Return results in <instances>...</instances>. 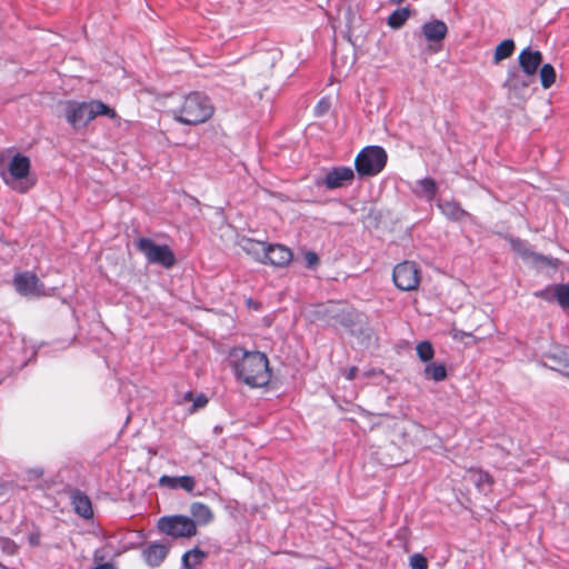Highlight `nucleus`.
Segmentation results:
<instances>
[{
    "label": "nucleus",
    "instance_id": "obj_1",
    "mask_svg": "<svg viewBox=\"0 0 569 569\" xmlns=\"http://www.w3.org/2000/svg\"><path fill=\"white\" fill-rule=\"evenodd\" d=\"M229 362L236 378L251 388L264 387L271 379L266 353L234 347L229 352Z\"/></svg>",
    "mask_w": 569,
    "mask_h": 569
},
{
    "label": "nucleus",
    "instance_id": "obj_2",
    "mask_svg": "<svg viewBox=\"0 0 569 569\" xmlns=\"http://www.w3.org/2000/svg\"><path fill=\"white\" fill-rule=\"evenodd\" d=\"M64 114L68 123L74 129L86 128L90 121L98 116H106L112 120L120 121V117L114 109L102 102L101 100L89 101H67L64 106Z\"/></svg>",
    "mask_w": 569,
    "mask_h": 569
},
{
    "label": "nucleus",
    "instance_id": "obj_3",
    "mask_svg": "<svg viewBox=\"0 0 569 569\" xmlns=\"http://www.w3.org/2000/svg\"><path fill=\"white\" fill-rule=\"evenodd\" d=\"M177 121L194 126L203 123L213 114V106L210 99L201 92H191L186 96L181 106L172 110Z\"/></svg>",
    "mask_w": 569,
    "mask_h": 569
},
{
    "label": "nucleus",
    "instance_id": "obj_4",
    "mask_svg": "<svg viewBox=\"0 0 569 569\" xmlns=\"http://www.w3.org/2000/svg\"><path fill=\"white\" fill-rule=\"evenodd\" d=\"M388 154L380 146L362 148L355 159V169L359 177H373L386 167Z\"/></svg>",
    "mask_w": 569,
    "mask_h": 569
},
{
    "label": "nucleus",
    "instance_id": "obj_5",
    "mask_svg": "<svg viewBox=\"0 0 569 569\" xmlns=\"http://www.w3.org/2000/svg\"><path fill=\"white\" fill-rule=\"evenodd\" d=\"M137 249L144 254L147 262L170 269L176 263L173 251L168 244H158L150 238H140L136 242Z\"/></svg>",
    "mask_w": 569,
    "mask_h": 569
},
{
    "label": "nucleus",
    "instance_id": "obj_6",
    "mask_svg": "<svg viewBox=\"0 0 569 569\" xmlns=\"http://www.w3.org/2000/svg\"><path fill=\"white\" fill-rule=\"evenodd\" d=\"M160 532L177 538H190L197 533L196 521L187 516H164L158 520Z\"/></svg>",
    "mask_w": 569,
    "mask_h": 569
},
{
    "label": "nucleus",
    "instance_id": "obj_7",
    "mask_svg": "<svg viewBox=\"0 0 569 569\" xmlns=\"http://www.w3.org/2000/svg\"><path fill=\"white\" fill-rule=\"evenodd\" d=\"M30 171V160L28 157L22 156L20 153H16L8 166L7 171H1V177L3 181L10 186L12 189L19 192H27L30 186L19 182V180L24 179Z\"/></svg>",
    "mask_w": 569,
    "mask_h": 569
},
{
    "label": "nucleus",
    "instance_id": "obj_8",
    "mask_svg": "<svg viewBox=\"0 0 569 569\" xmlns=\"http://www.w3.org/2000/svg\"><path fill=\"white\" fill-rule=\"evenodd\" d=\"M392 280L402 291L415 290L420 283V270L415 262H400L393 268Z\"/></svg>",
    "mask_w": 569,
    "mask_h": 569
},
{
    "label": "nucleus",
    "instance_id": "obj_9",
    "mask_svg": "<svg viewBox=\"0 0 569 569\" xmlns=\"http://www.w3.org/2000/svg\"><path fill=\"white\" fill-rule=\"evenodd\" d=\"M355 171L350 167H333L327 171L321 180L317 181L318 186H323L328 190L343 188L352 183Z\"/></svg>",
    "mask_w": 569,
    "mask_h": 569
},
{
    "label": "nucleus",
    "instance_id": "obj_10",
    "mask_svg": "<svg viewBox=\"0 0 569 569\" xmlns=\"http://www.w3.org/2000/svg\"><path fill=\"white\" fill-rule=\"evenodd\" d=\"M13 283L16 290L26 297H40L44 292V286L32 272H21L14 276Z\"/></svg>",
    "mask_w": 569,
    "mask_h": 569
},
{
    "label": "nucleus",
    "instance_id": "obj_11",
    "mask_svg": "<svg viewBox=\"0 0 569 569\" xmlns=\"http://www.w3.org/2000/svg\"><path fill=\"white\" fill-rule=\"evenodd\" d=\"M519 66L527 76H535L542 62V53L539 50L525 48L518 57Z\"/></svg>",
    "mask_w": 569,
    "mask_h": 569
},
{
    "label": "nucleus",
    "instance_id": "obj_12",
    "mask_svg": "<svg viewBox=\"0 0 569 569\" xmlns=\"http://www.w3.org/2000/svg\"><path fill=\"white\" fill-rule=\"evenodd\" d=\"M266 253V260L263 263H269L276 267L287 266L292 259V252L290 249L282 244H268Z\"/></svg>",
    "mask_w": 569,
    "mask_h": 569
},
{
    "label": "nucleus",
    "instance_id": "obj_13",
    "mask_svg": "<svg viewBox=\"0 0 569 569\" xmlns=\"http://www.w3.org/2000/svg\"><path fill=\"white\" fill-rule=\"evenodd\" d=\"M169 547L160 542H151L142 550V558L150 567H159L167 558Z\"/></svg>",
    "mask_w": 569,
    "mask_h": 569
},
{
    "label": "nucleus",
    "instance_id": "obj_14",
    "mask_svg": "<svg viewBox=\"0 0 569 569\" xmlns=\"http://www.w3.org/2000/svg\"><path fill=\"white\" fill-rule=\"evenodd\" d=\"M537 297H540L545 300L550 301L555 298L558 305L565 309L569 310V284L568 283H559L553 286L551 289H545L536 293Z\"/></svg>",
    "mask_w": 569,
    "mask_h": 569
},
{
    "label": "nucleus",
    "instance_id": "obj_15",
    "mask_svg": "<svg viewBox=\"0 0 569 569\" xmlns=\"http://www.w3.org/2000/svg\"><path fill=\"white\" fill-rule=\"evenodd\" d=\"M70 498L73 510L79 517L83 519H91L93 517L91 500L84 492L76 489L71 492Z\"/></svg>",
    "mask_w": 569,
    "mask_h": 569
},
{
    "label": "nucleus",
    "instance_id": "obj_16",
    "mask_svg": "<svg viewBox=\"0 0 569 569\" xmlns=\"http://www.w3.org/2000/svg\"><path fill=\"white\" fill-rule=\"evenodd\" d=\"M421 31L427 41L439 42L447 36L448 28L442 20L435 19L423 23Z\"/></svg>",
    "mask_w": 569,
    "mask_h": 569
},
{
    "label": "nucleus",
    "instance_id": "obj_17",
    "mask_svg": "<svg viewBox=\"0 0 569 569\" xmlns=\"http://www.w3.org/2000/svg\"><path fill=\"white\" fill-rule=\"evenodd\" d=\"M159 485L169 489H183L187 492H192L196 487V480L192 476L172 477L163 475L159 479Z\"/></svg>",
    "mask_w": 569,
    "mask_h": 569
},
{
    "label": "nucleus",
    "instance_id": "obj_18",
    "mask_svg": "<svg viewBox=\"0 0 569 569\" xmlns=\"http://www.w3.org/2000/svg\"><path fill=\"white\" fill-rule=\"evenodd\" d=\"M545 359L550 361L545 365L552 370L562 371L569 367V351L561 347H556L545 355Z\"/></svg>",
    "mask_w": 569,
    "mask_h": 569
},
{
    "label": "nucleus",
    "instance_id": "obj_19",
    "mask_svg": "<svg viewBox=\"0 0 569 569\" xmlns=\"http://www.w3.org/2000/svg\"><path fill=\"white\" fill-rule=\"evenodd\" d=\"M267 247L268 244L264 242L249 238H244L241 241V248L243 251L261 263L266 260Z\"/></svg>",
    "mask_w": 569,
    "mask_h": 569
},
{
    "label": "nucleus",
    "instance_id": "obj_20",
    "mask_svg": "<svg viewBox=\"0 0 569 569\" xmlns=\"http://www.w3.org/2000/svg\"><path fill=\"white\" fill-rule=\"evenodd\" d=\"M438 208L442 214L453 221H460L468 216V212L463 210L457 201L453 200H441L438 202Z\"/></svg>",
    "mask_w": 569,
    "mask_h": 569
},
{
    "label": "nucleus",
    "instance_id": "obj_21",
    "mask_svg": "<svg viewBox=\"0 0 569 569\" xmlns=\"http://www.w3.org/2000/svg\"><path fill=\"white\" fill-rule=\"evenodd\" d=\"M190 513L194 518V521L200 525H207L213 519L212 511L202 502H192L190 506Z\"/></svg>",
    "mask_w": 569,
    "mask_h": 569
},
{
    "label": "nucleus",
    "instance_id": "obj_22",
    "mask_svg": "<svg viewBox=\"0 0 569 569\" xmlns=\"http://www.w3.org/2000/svg\"><path fill=\"white\" fill-rule=\"evenodd\" d=\"M423 377L435 382L443 381L447 378V368L443 363L429 361L423 369Z\"/></svg>",
    "mask_w": 569,
    "mask_h": 569
},
{
    "label": "nucleus",
    "instance_id": "obj_23",
    "mask_svg": "<svg viewBox=\"0 0 569 569\" xmlns=\"http://www.w3.org/2000/svg\"><path fill=\"white\" fill-rule=\"evenodd\" d=\"M206 558V552L199 548H193L183 553L181 563L186 569H194Z\"/></svg>",
    "mask_w": 569,
    "mask_h": 569
},
{
    "label": "nucleus",
    "instance_id": "obj_24",
    "mask_svg": "<svg viewBox=\"0 0 569 569\" xmlns=\"http://www.w3.org/2000/svg\"><path fill=\"white\" fill-rule=\"evenodd\" d=\"M419 191L417 193L423 197L426 200L431 201L436 197L438 191L437 183L431 178H423L417 182Z\"/></svg>",
    "mask_w": 569,
    "mask_h": 569
},
{
    "label": "nucleus",
    "instance_id": "obj_25",
    "mask_svg": "<svg viewBox=\"0 0 569 569\" xmlns=\"http://www.w3.org/2000/svg\"><path fill=\"white\" fill-rule=\"evenodd\" d=\"M513 50H515L513 40L506 39V40L501 41L495 50V61L499 62L501 60L509 58L513 53Z\"/></svg>",
    "mask_w": 569,
    "mask_h": 569
},
{
    "label": "nucleus",
    "instance_id": "obj_26",
    "mask_svg": "<svg viewBox=\"0 0 569 569\" xmlns=\"http://www.w3.org/2000/svg\"><path fill=\"white\" fill-rule=\"evenodd\" d=\"M410 16L408 8L395 10L388 18V24L393 29L401 28Z\"/></svg>",
    "mask_w": 569,
    "mask_h": 569
},
{
    "label": "nucleus",
    "instance_id": "obj_27",
    "mask_svg": "<svg viewBox=\"0 0 569 569\" xmlns=\"http://www.w3.org/2000/svg\"><path fill=\"white\" fill-rule=\"evenodd\" d=\"M556 70L550 63H546L540 68V81L545 89H549L556 81Z\"/></svg>",
    "mask_w": 569,
    "mask_h": 569
},
{
    "label": "nucleus",
    "instance_id": "obj_28",
    "mask_svg": "<svg viewBox=\"0 0 569 569\" xmlns=\"http://www.w3.org/2000/svg\"><path fill=\"white\" fill-rule=\"evenodd\" d=\"M417 356L422 362H429L435 356V349L430 341L425 340L416 347Z\"/></svg>",
    "mask_w": 569,
    "mask_h": 569
},
{
    "label": "nucleus",
    "instance_id": "obj_29",
    "mask_svg": "<svg viewBox=\"0 0 569 569\" xmlns=\"http://www.w3.org/2000/svg\"><path fill=\"white\" fill-rule=\"evenodd\" d=\"M509 242H510L511 249L513 251H516L517 253H519L522 258H528L531 256L532 252H531L527 241L521 240L519 238L510 237Z\"/></svg>",
    "mask_w": 569,
    "mask_h": 569
},
{
    "label": "nucleus",
    "instance_id": "obj_30",
    "mask_svg": "<svg viewBox=\"0 0 569 569\" xmlns=\"http://www.w3.org/2000/svg\"><path fill=\"white\" fill-rule=\"evenodd\" d=\"M0 549L3 553L13 556L18 551V545L8 537H0Z\"/></svg>",
    "mask_w": 569,
    "mask_h": 569
},
{
    "label": "nucleus",
    "instance_id": "obj_31",
    "mask_svg": "<svg viewBox=\"0 0 569 569\" xmlns=\"http://www.w3.org/2000/svg\"><path fill=\"white\" fill-rule=\"evenodd\" d=\"M411 569H428L427 559L420 553H413L409 559Z\"/></svg>",
    "mask_w": 569,
    "mask_h": 569
},
{
    "label": "nucleus",
    "instance_id": "obj_32",
    "mask_svg": "<svg viewBox=\"0 0 569 569\" xmlns=\"http://www.w3.org/2000/svg\"><path fill=\"white\" fill-rule=\"evenodd\" d=\"M338 319H339V322L350 329L352 328L353 323H355V320H353V317H355V313L352 311H347V310H343L340 315L337 316Z\"/></svg>",
    "mask_w": 569,
    "mask_h": 569
},
{
    "label": "nucleus",
    "instance_id": "obj_33",
    "mask_svg": "<svg viewBox=\"0 0 569 569\" xmlns=\"http://www.w3.org/2000/svg\"><path fill=\"white\" fill-rule=\"evenodd\" d=\"M330 107V100L327 98H322L321 100L318 101V103L315 107V114L317 117H321L329 111Z\"/></svg>",
    "mask_w": 569,
    "mask_h": 569
},
{
    "label": "nucleus",
    "instance_id": "obj_34",
    "mask_svg": "<svg viewBox=\"0 0 569 569\" xmlns=\"http://www.w3.org/2000/svg\"><path fill=\"white\" fill-rule=\"evenodd\" d=\"M192 401H193V403H192V407L190 409V412H196L197 410L202 409V408H204L207 406L208 398H207L206 395L200 393L196 398H193Z\"/></svg>",
    "mask_w": 569,
    "mask_h": 569
},
{
    "label": "nucleus",
    "instance_id": "obj_35",
    "mask_svg": "<svg viewBox=\"0 0 569 569\" xmlns=\"http://www.w3.org/2000/svg\"><path fill=\"white\" fill-rule=\"evenodd\" d=\"M475 477H476L475 483L479 488H481L483 485H488V486L491 485V477L487 472L479 471V472L475 473Z\"/></svg>",
    "mask_w": 569,
    "mask_h": 569
},
{
    "label": "nucleus",
    "instance_id": "obj_36",
    "mask_svg": "<svg viewBox=\"0 0 569 569\" xmlns=\"http://www.w3.org/2000/svg\"><path fill=\"white\" fill-rule=\"evenodd\" d=\"M306 266L309 269H315L319 263V257L315 251H308L305 254Z\"/></svg>",
    "mask_w": 569,
    "mask_h": 569
},
{
    "label": "nucleus",
    "instance_id": "obj_37",
    "mask_svg": "<svg viewBox=\"0 0 569 569\" xmlns=\"http://www.w3.org/2000/svg\"><path fill=\"white\" fill-rule=\"evenodd\" d=\"M519 79L518 76L515 72H509L508 78L505 82V87H507L509 90L516 89L518 86Z\"/></svg>",
    "mask_w": 569,
    "mask_h": 569
},
{
    "label": "nucleus",
    "instance_id": "obj_38",
    "mask_svg": "<svg viewBox=\"0 0 569 569\" xmlns=\"http://www.w3.org/2000/svg\"><path fill=\"white\" fill-rule=\"evenodd\" d=\"M28 541H29V545L32 547L39 546L40 545V532L39 531L31 532L28 536Z\"/></svg>",
    "mask_w": 569,
    "mask_h": 569
},
{
    "label": "nucleus",
    "instance_id": "obj_39",
    "mask_svg": "<svg viewBox=\"0 0 569 569\" xmlns=\"http://www.w3.org/2000/svg\"><path fill=\"white\" fill-rule=\"evenodd\" d=\"M466 336H469V333L462 331V330H459V329H452L451 330V337L455 339V340H462L463 337Z\"/></svg>",
    "mask_w": 569,
    "mask_h": 569
},
{
    "label": "nucleus",
    "instance_id": "obj_40",
    "mask_svg": "<svg viewBox=\"0 0 569 569\" xmlns=\"http://www.w3.org/2000/svg\"><path fill=\"white\" fill-rule=\"evenodd\" d=\"M357 372H358V368L357 367H351L348 369V371L346 372V378L348 380H353L356 379L357 377Z\"/></svg>",
    "mask_w": 569,
    "mask_h": 569
},
{
    "label": "nucleus",
    "instance_id": "obj_41",
    "mask_svg": "<svg viewBox=\"0 0 569 569\" xmlns=\"http://www.w3.org/2000/svg\"><path fill=\"white\" fill-rule=\"evenodd\" d=\"M92 569H117L111 563H99Z\"/></svg>",
    "mask_w": 569,
    "mask_h": 569
},
{
    "label": "nucleus",
    "instance_id": "obj_42",
    "mask_svg": "<svg viewBox=\"0 0 569 569\" xmlns=\"http://www.w3.org/2000/svg\"><path fill=\"white\" fill-rule=\"evenodd\" d=\"M183 399L187 400V401L193 400L192 392L191 391L186 392L184 396H183Z\"/></svg>",
    "mask_w": 569,
    "mask_h": 569
},
{
    "label": "nucleus",
    "instance_id": "obj_43",
    "mask_svg": "<svg viewBox=\"0 0 569 569\" xmlns=\"http://www.w3.org/2000/svg\"><path fill=\"white\" fill-rule=\"evenodd\" d=\"M247 303H248V306H251V307H253L254 309H258V303H254V302L252 301V299H248V300H247Z\"/></svg>",
    "mask_w": 569,
    "mask_h": 569
},
{
    "label": "nucleus",
    "instance_id": "obj_44",
    "mask_svg": "<svg viewBox=\"0 0 569 569\" xmlns=\"http://www.w3.org/2000/svg\"><path fill=\"white\" fill-rule=\"evenodd\" d=\"M6 157L4 153H0V166L4 162Z\"/></svg>",
    "mask_w": 569,
    "mask_h": 569
},
{
    "label": "nucleus",
    "instance_id": "obj_45",
    "mask_svg": "<svg viewBox=\"0 0 569 569\" xmlns=\"http://www.w3.org/2000/svg\"><path fill=\"white\" fill-rule=\"evenodd\" d=\"M392 3L398 4L401 3L403 0H390Z\"/></svg>",
    "mask_w": 569,
    "mask_h": 569
},
{
    "label": "nucleus",
    "instance_id": "obj_46",
    "mask_svg": "<svg viewBox=\"0 0 569 569\" xmlns=\"http://www.w3.org/2000/svg\"><path fill=\"white\" fill-rule=\"evenodd\" d=\"M521 86H522V87H527V86H528V83H527V82H525V81H521Z\"/></svg>",
    "mask_w": 569,
    "mask_h": 569
},
{
    "label": "nucleus",
    "instance_id": "obj_47",
    "mask_svg": "<svg viewBox=\"0 0 569 569\" xmlns=\"http://www.w3.org/2000/svg\"><path fill=\"white\" fill-rule=\"evenodd\" d=\"M326 569H331V568H326Z\"/></svg>",
    "mask_w": 569,
    "mask_h": 569
}]
</instances>
